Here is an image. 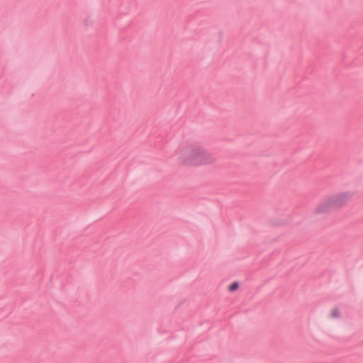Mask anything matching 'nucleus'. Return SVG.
<instances>
[{
	"label": "nucleus",
	"instance_id": "1",
	"mask_svg": "<svg viewBox=\"0 0 363 363\" xmlns=\"http://www.w3.org/2000/svg\"><path fill=\"white\" fill-rule=\"evenodd\" d=\"M176 161L182 167L194 168L213 165L218 159L202 145L189 143L179 149Z\"/></svg>",
	"mask_w": 363,
	"mask_h": 363
},
{
	"label": "nucleus",
	"instance_id": "2",
	"mask_svg": "<svg viewBox=\"0 0 363 363\" xmlns=\"http://www.w3.org/2000/svg\"><path fill=\"white\" fill-rule=\"evenodd\" d=\"M350 199L351 194L348 191L331 195L318 203L314 208V213L318 216L329 213L345 206Z\"/></svg>",
	"mask_w": 363,
	"mask_h": 363
},
{
	"label": "nucleus",
	"instance_id": "3",
	"mask_svg": "<svg viewBox=\"0 0 363 363\" xmlns=\"http://www.w3.org/2000/svg\"><path fill=\"white\" fill-rule=\"evenodd\" d=\"M328 317L331 319H337L341 317V310L339 307L331 308L329 312Z\"/></svg>",
	"mask_w": 363,
	"mask_h": 363
},
{
	"label": "nucleus",
	"instance_id": "4",
	"mask_svg": "<svg viewBox=\"0 0 363 363\" xmlns=\"http://www.w3.org/2000/svg\"><path fill=\"white\" fill-rule=\"evenodd\" d=\"M239 284L237 282H233L229 286V291H234L238 289Z\"/></svg>",
	"mask_w": 363,
	"mask_h": 363
}]
</instances>
